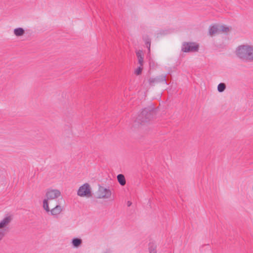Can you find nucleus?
Here are the masks:
<instances>
[{
	"instance_id": "nucleus-1",
	"label": "nucleus",
	"mask_w": 253,
	"mask_h": 253,
	"mask_svg": "<svg viewBox=\"0 0 253 253\" xmlns=\"http://www.w3.org/2000/svg\"><path fill=\"white\" fill-rule=\"evenodd\" d=\"M156 110L153 105L149 106L142 109L134 122V126L144 125L150 122L156 115Z\"/></svg>"
},
{
	"instance_id": "nucleus-2",
	"label": "nucleus",
	"mask_w": 253,
	"mask_h": 253,
	"mask_svg": "<svg viewBox=\"0 0 253 253\" xmlns=\"http://www.w3.org/2000/svg\"><path fill=\"white\" fill-rule=\"evenodd\" d=\"M236 55L242 60L253 62V46L249 45L239 46L236 50Z\"/></svg>"
},
{
	"instance_id": "nucleus-3",
	"label": "nucleus",
	"mask_w": 253,
	"mask_h": 253,
	"mask_svg": "<svg viewBox=\"0 0 253 253\" xmlns=\"http://www.w3.org/2000/svg\"><path fill=\"white\" fill-rule=\"evenodd\" d=\"M12 219L11 215L4 217L0 222V242L2 240L6 233L8 231L7 226Z\"/></svg>"
},
{
	"instance_id": "nucleus-4",
	"label": "nucleus",
	"mask_w": 253,
	"mask_h": 253,
	"mask_svg": "<svg viewBox=\"0 0 253 253\" xmlns=\"http://www.w3.org/2000/svg\"><path fill=\"white\" fill-rule=\"evenodd\" d=\"M77 195L81 197H90L92 194L89 184L85 183L81 186L77 191Z\"/></svg>"
},
{
	"instance_id": "nucleus-5",
	"label": "nucleus",
	"mask_w": 253,
	"mask_h": 253,
	"mask_svg": "<svg viewBox=\"0 0 253 253\" xmlns=\"http://www.w3.org/2000/svg\"><path fill=\"white\" fill-rule=\"evenodd\" d=\"M199 48V44L195 42H184L182 44L181 50L184 52H197Z\"/></svg>"
},
{
	"instance_id": "nucleus-6",
	"label": "nucleus",
	"mask_w": 253,
	"mask_h": 253,
	"mask_svg": "<svg viewBox=\"0 0 253 253\" xmlns=\"http://www.w3.org/2000/svg\"><path fill=\"white\" fill-rule=\"evenodd\" d=\"M166 75H162L157 76L156 78H151L149 79V83L151 85H155L156 84L164 83L167 84Z\"/></svg>"
},
{
	"instance_id": "nucleus-7",
	"label": "nucleus",
	"mask_w": 253,
	"mask_h": 253,
	"mask_svg": "<svg viewBox=\"0 0 253 253\" xmlns=\"http://www.w3.org/2000/svg\"><path fill=\"white\" fill-rule=\"evenodd\" d=\"M61 195L59 190L57 189H49L46 193V196L47 200H51L59 197Z\"/></svg>"
},
{
	"instance_id": "nucleus-8",
	"label": "nucleus",
	"mask_w": 253,
	"mask_h": 253,
	"mask_svg": "<svg viewBox=\"0 0 253 253\" xmlns=\"http://www.w3.org/2000/svg\"><path fill=\"white\" fill-rule=\"evenodd\" d=\"M219 32V25H213L210 26L209 28V34L211 36H213L214 34H217Z\"/></svg>"
},
{
	"instance_id": "nucleus-9",
	"label": "nucleus",
	"mask_w": 253,
	"mask_h": 253,
	"mask_svg": "<svg viewBox=\"0 0 253 253\" xmlns=\"http://www.w3.org/2000/svg\"><path fill=\"white\" fill-rule=\"evenodd\" d=\"M62 208L60 205H56L54 208L51 209L50 211L52 215H57L62 211Z\"/></svg>"
},
{
	"instance_id": "nucleus-10",
	"label": "nucleus",
	"mask_w": 253,
	"mask_h": 253,
	"mask_svg": "<svg viewBox=\"0 0 253 253\" xmlns=\"http://www.w3.org/2000/svg\"><path fill=\"white\" fill-rule=\"evenodd\" d=\"M136 56L138 59V62L141 66H143V51L139 50L136 52Z\"/></svg>"
},
{
	"instance_id": "nucleus-11",
	"label": "nucleus",
	"mask_w": 253,
	"mask_h": 253,
	"mask_svg": "<svg viewBox=\"0 0 253 253\" xmlns=\"http://www.w3.org/2000/svg\"><path fill=\"white\" fill-rule=\"evenodd\" d=\"M71 243L74 248H78L82 244V240L79 238H74Z\"/></svg>"
},
{
	"instance_id": "nucleus-12",
	"label": "nucleus",
	"mask_w": 253,
	"mask_h": 253,
	"mask_svg": "<svg viewBox=\"0 0 253 253\" xmlns=\"http://www.w3.org/2000/svg\"><path fill=\"white\" fill-rule=\"evenodd\" d=\"M117 178L118 182L121 186H124L126 184V180L124 175L123 174H119Z\"/></svg>"
},
{
	"instance_id": "nucleus-13",
	"label": "nucleus",
	"mask_w": 253,
	"mask_h": 253,
	"mask_svg": "<svg viewBox=\"0 0 253 253\" xmlns=\"http://www.w3.org/2000/svg\"><path fill=\"white\" fill-rule=\"evenodd\" d=\"M25 31L22 28H17L14 30V34L15 36L19 37L24 35Z\"/></svg>"
},
{
	"instance_id": "nucleus-14",
	"label": "nucleus",
	"mask_w": 253,
	"mask_h": 253,
	"mask_svg": "<svg viewBox=\"0 0 253 253\" xmlns=\"http://www.w3.org/2000/svg\"><path fill=\"white\" fill-rule=\"evenodd\" d=\"M156 245L154 243H150L149 244V253H157Z\"/></svg>"
},
{
	"instance_id": "nucleus-15",
	"label": "nucleus",
	"mask_w": 253,
	"mask_h": 253,
	"mask_svg": "<svg viewBox=\"0 0 253 253\" xmlns=\"http://www.w3.org/2000/svg\"><path fill=\"white\" fill-rule=\"evenodd\" d=\"M226 84L223 83H220L217 86V90L219 92H223L226 89Z\"/></svg>"
},
{
	"instance_id": "nucleus-16",
	"label": "nucleus",
	"mask_w": 253,
	"mask_h": 253,
	"mask_svg": "<svg viewBox=\"0 0 253 253\" xmlns=\"http://www.w3.org/2000/svg\"><path fill=\"white\" fill-rule=\"evenodd\" d=\"M101 190H104V192L105 193V194L104 193H102V194H100L99 196H98V198H105V197H108V196L107 195V194H108L109 192V190H108L106 188H105L104 189L103 188H99V190L101 191Z\"/></svg>"
},
{
	"instance_id": "nucleus-17",
	"label": "nucleus",
	"mask_w": 253,
	"mask_h": 253,
	"mask_svg": "<svg viewBox=\"0 0 253 253\" xmlns=\"http://www.w3.org/2000/svg\"><path fill=\"white\" fill-rule=\"evenodd\" d=\"M47 199H44L43 201V208L46 211V212H49L50 210L48 207V204Z\"/></svg>"
},
{
	"instance_id": "nucleus-18",
	"label": "nucleus",
	"mask_w": 253,
	"mask_h": 253,
	"mask_svg": "<svg viewBox=\"0 0 253 253\" xmlns=\"http://www.w3.org/2000/svg\"><path fill=\"white\" fill-rule=\"evenodd\" d=\"M219 32H226L229 31V28L225 25H219Z\"/></svg>"
},
{
	"instance_id": "nucleus-19",
	"label": "nucleus",
	"mask_w": 253,
	"mask_h": 253,
	"mask_svg": "<svg viewBox=\"0 0 253 253\" xmlns=\"http://www.w3.org/2000/svg\"><path fill=\"white\" fill-rule=\"evenodd\" d=\"M142 66L140 65L139 67H138L134 71V73L137 75H139L141 74L142 71Z\"/></svg>"
},
{
	"instance_id": "nucleus-20",
	"label": "nucleus",
	"mask_w": 253,
	"mask_h": 253,
	"mask_svg": "<svg viewBox=\"0 0 253 253\" xmlns=\"http://www.w3.org/2000/svg\"><path fill=\"white\" fill-rule=\"evenodd\" d=\"M143 40L145 42L150 41L151 39L149 38L148 35H144L143 36Z\"/></svg>"
},
{
	"instance_id": "nucleus-21",
	"label": "nucleus",
	"mask_w": 253,
	"mask_h": 253,
	"mask_svg": "<svg viewBox=\"0 0 253 253\" xmlns=\"http://www.w3.org/2000/svg\"><path fill=\"white\" fill-rule=\"evenodd\" d=\"M145 44L146 45L147 48H148V50H150V46H151V41H148L147 42H145Z\"/></svg>"
},
{
	"instance_id": "nucleus-22",
	"label": "nucleus",
	"mask_w": 253,
	"mask_h": 253,
	"mask_svg": "<svg viewBox=\"0 0 253 253\" xmlns=\"http://www.w3.org/2000/svg\"><path fill=\"white\" fill-rule=\"evenodd\" d=\"M127 205L128 207H130L131 205V202L130 201H128L127 203Z\"/></svg>"
},
{
	"instance_id": "nucleus-23",
	"label": "nucleus",
	"mask_w": 253,
	"mask_h": 253,
	"mask_svg": "<svg viewBox=\"0 0 253 253\" xmlns=\"http://www.w3.org/2000/svg\"><path fill=\"white\" fill-rule=\"evenodd\" d=\"M1 172V171L0 170V172Z\"/></svg>"
}]
</instances>
